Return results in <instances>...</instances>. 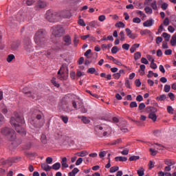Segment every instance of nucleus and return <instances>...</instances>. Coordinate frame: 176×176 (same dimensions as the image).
Wrapping results in <instances>:
<instances>
[{
	"label": "nucleus",
	"mask_w": 176,
	"mask_h": 176,
	"mask_svg": "<svg viewBox=\"0 0 176 176\" xmlns=\"http://www.w3.org/2000/svg\"><path fill=\"white\" fill-rule=\"evenodd\" d=\"M10 122V124L12 127H14L16 131L18 132L20 135H22V137L26 135L27 131L23 127V124L25 123L24 117H23V116H20L17 112H14V116L11 117Z\"/></svg>",
	"instance_id": "f257e3e1"
},
{
	"label": "nucleus",
	"mask_w": 176,
	"mask_h": 176,
	"mask_svg": "<svg viewBox=\"0 0 176 176\" xmlns=\"http://www.w3.org/2000/svg\"><path fill=\"white\" fill-rule=\"evenodd\" d=\"M34 42L39 47H45L49 43V38L46 36V31L41 29L34 35Z\"/></svg>",
	"instance_id": "f03ea898"
},
{
	"label": "nucleus",
	"mask_w": 176,
	"mask_h": 176,
	"mask_svg": "<svg viewBox=\"0 0 176 176\" xmlns=\"http://www.w3.org/2000/svg\"><path fill=\"white\" fill-rule=\"evenodd\" d=\"M32 118H34L30 123L35 129H41L45 124L43 120V113L39 109H34L32 113Z\"/></svg>",
	"instance_id": "7ed1b4c3"
},
{
	"label": "nucleus",
	"mask_w": 176,
	"mask_h": 176,
	"mask_svg": "<svg viewBox=\"0 0 176 176\" xmlns=\"http://www.w3.org/2000/svg\"><path fill=\"white\" fill-rule=\"evenodd\" d=\"M1 133L3 135H5L7 141H16L17 136L16 135V131L13 130V129L5 126L1 128Z\"/></svg>",
	"instance_id": "20e7f679"
},
{
	"label": "nucleus",
	"mask_w": 176,
	"mask_h": 176,
	"mask_svg": "<svg viewBox=\"0 0 176 176\" xmlns=\"http://www.w3.org/2000/svg\"><path fill=\"white\" fill-rule=\"evenodd\" d=\"M45 19L50 23H57L60 21V14L57 12L48 10L45 13Z\"/></svg>",
	"instance_id": "39448f33"
},
{
	"label": "nucleus",
	"mask_w": 176,
	"mask_h": 176,
	"mask_svg": "<svg viewBox=\"0 0 176 176\" xmlns=\"http://www.w3.org/2000/svg\"><path fill=\"white\" fill-rule=\"evenodd\" d=\"M52 35H54L55 38H61V36L65 34V30L61 25H54L52 27Z\"/></svg>",
	"instance_id": "423d86ee"
},
{
	"label": "nucleus",
	"mask_w": 176,
	"mask_h": 176,
	"mask_svg": "<svg viewBox=\"0 0 176 176\" xmlns=\"http://www.w3.org/2000/svg\"><path fill=\"white\" fill-rule=\"evenodd\" d=\"M23 47L28 53H31V52H33L34 49L32 48V43H31V38L27 37L24 39Z\"/></svg>",
	"instance_id": "0eeeda50"
},
{
	"label": "nucleus",
	"mask_w": 176,
	"mask_h": 176,
	"mask_svg": "<svg viewBox=\"0 0 176 176\" xmlns=\"http://www.w3.org/2000/svg\"><path fill=\"white\" fill-rule=\"evenodd\" d=\"M63 41L65 42V43H63L64 46H70V45L72 43V39L69 35L64 36Z\"/></svg>",
	"instance_id": "6e6552de"
},
{
	"label": "nucleus",
	"mask_w": 176,
	"mask_h": 176,
	"mask_svg": "<svg viewBox=\"0 0 176 176\" xmlns=\"http://www.w3.org/2000/svg\"><path fill=\"white\" fill-rule=\"evenodd\" d=\"M64 46H65L64 45V43H57L55 45V46H54L52 50L55 52H63L65 50Z\"/></svg>",
	"instance_id": "1a4fd4ad"
},
{
	"label": "nucleus",
	"mask_w": 176,
	"mask_h": 176,
	"mask_svg": "<svg viewBox=\"0 0 176 176\" xmlns=\"http://www.w3.org/2000/svg\"><path fill=\"white\" fill-rule=\"evenodd\" d=\"M125 31L126 32L127 36H129L130 39H135V38L138 36L137 34H133V32H131V30L129 28H126Z\"/></svg>",
	"instance_id": "9d476101"
},
{
	"label": "nucleus",
	"mask_w": 176,
	"mask_h": 176,
	"mask_svg": "<svg viewBox=\"0 0 176 176\" xmlns=\"http://www.w3.org/2000/svg\"><path fill=\"white\" fill-rule=\"evenodd\" d=\"M17 157H11V158H8V160L7 161H5L3 160H0V164H1V166H3L5 164H6V163H16V160H17Z\"/></svg>",
	"instance_id": "9b49d317"
},
{
	"label": "nucleus",
	"mask_w": 176,
	"mask_h": 176,
	"mask_svg": "<svg viewBox=\"0 0 176 176\" xmlns=\"http://www.w3.org/2000/svg\"><path fill=\"white\" fill-rule=\"evenodd\" d=\"M25 95L26 97H29V98H31L32 100H35L36 96H38V92L35 91H29Z\"/></svg>",
	"instance_id": "f8f14e48"
},
{
	"label": "nucleus",
	"mask_w": 176,
	"mask_h": 176,
	"mask_svg": "<svg viewBox=\"0 0 176 176\" xmlns=\"http://www.w3.org/2000/svg\"><path fill=\"white\" fill-rule=\"evenodd\" d=\"M102 126H96L95 127L96 135L100 138H102V133L100 132L103 130Z\"/></svg>",
	"instance_id": "ddd939ff"
},
{
	"label": "nucleus",
	"mask_w": 176,
	"mask_h": 176,
	"mask_svg": "<svg viewBox=\"0 0 176 176\" xmlns=\"http://www.w3.org/2000/svg\"><path fill=\"white\" fill-rule=\"evenodd\" d=\"M155 24V21L153 19H150L143 23L144 27H152Z\"/></svg>",
	"instance_id": "4468645a"
},
{
	"label": "nucleus",
	"mask_w": 176,
	"mask_h": 176,
	"mask_svg": "<svg viewBox=\"0 0 176 176\" xmlns=\"http://www.w3.org/2000/svg\"><path fill=\"white\" fill-rule=\"evenodd\" d=\"M47 6V4L46 3V2L41 0H39L36 4V8H38V9H45V8H46Z\"/></svg>",
	"instance_id": "2eb2a0df"
},
{
	"label": "nucleus",
	"mask_w": 176,
	"mask_h": 176,
	"mask_svg": "<svg viewBox=\"0 0 176 176\" xmlns=\"http://www.w3.org/2000/svg\"><path fill=\"white\" fill-rule=\"evenodd\" d=\"M145 112L147 113H153V112H157V109L153 107L148 106L145 109Z\"/></svg>",
	"instance_id": "dca6fc26"
},
{
	"label": "nucleus",
	"mask_w": 176,
	"mask_h": 176,
	"mask_svg": "<svg viewBox=\"0 0 176 176\" xmlns=\"http://www.w3.org/2000/svg\"><path fill=\"white\" fill-rule=\"evenodd\" d=\"M21 43L20 41H14L11 45L12 50H17L19 47L20 46Z\"/></svg>",
	"instance_id": "f3484780"
},
{
	"label": "nucleus",
	"mask_w": 176,
	"mask_h": 176,
	"mask_svg": "<svg viewBox=\"0 0 176 176\" xmlns=\"http://www.w3.org/2000/svg\"><path fill=\"white\" fill-rule=\"evenodd\" d=\"M40 140L42 144H43L44 145H46V144H47V136H46L45 133L41 134Z\"/></svg>",
	"instance_id": "a211bd4d"
},
{
	"label": "nucleus",
	"mask_w": 176,
	"mask_h": 176,
	"mask_svg": "<svg viewBox=\"0 0 176 176\" xmlns=\"http://www.w3.org/2000/svg\"><path fill=\"white\" fill-rule=\"evenodd\" d=\"M148 119H151L153 122H156V120H157V116H156V112L150 113L148 114Z\"/></svg>",
	"instance_id": "6ab92c4d"
},
{
	"label": "nucleus",
	"mask_w": 176,
	"mask_h": 176,
	"mask_svg": "<svg viewBox=\"0 0 176 176\" xmlns=\"http://www.w3.org/2000/svg\"><path fill=\"white\" fill-rule=\"evenodd\" d=\"M41 168H43L44 171H50V170H52V166H49L46 163H44V164H41Z\"/></svg>",
	"instance_id": "aec40b11"
},
{
	"label": "nucleus",
	"mask_w": 176,
	"mask_h": 176,
	"mask_svg": "<svg viewBox=\"0 0 176 176\" xmlns=\"http://www.w3.org/2000/svg\"><path fill=\"white\" fill-rule=\"evenodd\" d=\"M62 168H68V164H67V157H63L61 161Z\"/></svg>",
	"instance_id": "412c9836"
},
{
	"label": "nucleus",
	"mask_w": 176,
	"mask_h": 176,
	"mask_svg": "<svg viewBox=\"0 0 176 176\" xmlns=\"http://www.w3.org/2000/svg\"><path fill=\"white\" fill-rule=\"evenodd\" d=\"M61 168V164H60V162H56L54 164L52 165V166H51V168H52V170H60V168Z\"/></svg>",
	"instance_id": "4be33fe9"
},
{
	"label": "nucleus",
	"mask_w": 176,
	"mask_h": 176,
	"mask_svg": "<svg viewBox=\"0 0 176 176\" xmlns=\"http://www.w3.org/2000/svg\"><path fill=\"white\" fill-rule=\"evenodd\" d=\"M76 155H77V156H79L80 157H85V156L89 155V153L86 151H82L80 152L76 153Z\"/></svg>",
	"instance_id": "5701e85b"
},
{
	"label": "nucleus",
	"mask_w": 176,
	"mask_h": 176,
	"mask_svg": "<svg viewBox=\"0 0 176 176\" xmlns=\"http://www.w3.org/2000/svg\"><path fill=\"white\" fill-rule=\"evenodd\" d=\"M116 162H127V157H115Z\"/></svg>",
	"instance_id": "b1692460"
},
{
	"label": "nucleus",
	"mask_w": 176,
	"mask_h": 176,
	"mask_svg": "<svg viewBox=\"0 0 176 176\" xmlns=\"http://www.w3.org/2000/svg\"><path fill=\"white\" fill-rule=\"evenodd\" d=\"M165 164H166V166H169L170 167H171L172 166H174V164H175V162L174 161H171V160H166L164 161Z\"/></svg>",
	"instance_id": "393cba45"
},
{
	"label": "nucleus",
	"mask_w": 176,
	"mask_h": 176,
	"mask_svg": "<svg viewBox=\"0 0 176 176\" xmlns=\"http://www.w3.org/2000/svg\"><path fill=\"white\" fill-rule=\"evenodd\" d=\"M171 46H175L176 45V34H173L170 39Z\"/></svg>",
	"instance_id": "a878e982"
},
{
	"label": "nucleus",
	"mask_w": 176,
	"mask_h": 176,
	"mask_svg": "<svg viewBox=\"0 0 176 176\" xmlns=\"http://www.w3.org/2000/svg\"><path fill=\"white\" fill-rule=\"evenodd\" d=\"M167 98V96H166V94L160 95V96H157L156 98L157 101H164Z\"/></svg>",
	"instance_id": "bb28decb"
},
{
	"label": "nucleus",
	"mask_w": 176,
	"mask_h": 176,
	"mask_svg": "<svg viewBox=\"0 0 176 176\" xmlns=\"http://www.w3.org/2000/svg\"><path fill=\"white\" fill-rule=\"evenodd\" d=\"M162 36L163 38H164V41H170V38H171V35L168 34V33H166V32H164L162 34Z\"/></svg>",
	"instance_id": "cd10ccee"
},
{
	"label": "nucleus",
	"mask_w": 176,
	"mask_h": 176,
	"mask_svg": "<svg viewBox=\"0 0 176 176\" xmlns=\"http://www.w3.org/2000/svg\"><path fill=\"white\" fill-rule=\"evenodd\" d=\"M15 58L16 57L14 54H10L7 57V61L8 63H12V61H13V60H14Z\"/></svg>",
	"instance_id": "c85d7f7f"
},
{
	"label": "nucleus",
	"mask_w": 176,
	"mask_h": 176,
	"mask_svg": "<svg viewBox=\"0 0 176 176\" xmlns=\"http://www.w3.org/2000/svg\"><path fill=\"white\" fill-rule=\"evenodd\" d=\"M115 26L118 28H124V27H126V25L123 22L120 21L116 23Z\"/></svg>",
	"instance_id": "c756f323"
},
{
	"label": "nucleus",
	"mask_w": 176,
	"mask_h": 176,
	"mask_svg": "<svg viewBox=\"0 0 176 176\" xmlns=\"http://www.w3.org/2000/svg\"><path fill=\"white\" fill-rule=\"evenodd\" d=\"M145 170L143 167H140L139 170H137L138 175L139 176H144Z\"/></svg>",
	"instance_id": "7c9ffc66"
},
{
	"label": "nucleus",
	"mask_w": 176,
	"mask_h": 176,
	"mask_svg": "<svg viewBox=\"0 0 176 176\" xmlns=\"http://www.w3.org/2000/svg\"><path fill=\"white\" fill-rule=\"evenodd\" d=\"M136 160H140V156L133 155L129 157V162H135Z\"/></svg>",
	"instance_id": "2f4dec72"
},
{
	"label": "nucleus",
	"mask_w": 176,
	"mask_h": 176,
	"mask_svg": "<svg viewBox=\"0 0 176 176\" xmlns=\"http://www.w3.org/2000/svg\"><path fill=\"white\" fill-rule=\"evenodd\" d=\"M151 74L153 75L155 78H157V76H159V74H157V73H154L153 72L150 70L148 72V74H147V78H152V75H151Z\"/></svg>",
	"instance_id": "473e14b6"
},
{
	"label": "nucleus",
	"mask_w": 176,
	"mask_h": 176,
	"mask_svg": "<svg viewBox=\"0 0 176 176\" xmlns=\"http://www.w3.org/2000/svg\"><path fill=\"white\" fill-rule=\"evenodd\" d=\"M1 111L2 113H3L4 115H6V113H8V107H6V106H5V104H2Z\"/></svg>",
	"instance_id": "72a5a7b5"
},
{
	"label": "nucleus",
	"mask_w": 176,
	"mask_h": 176,
	"mask_svg": "<svg viewBox=\"0 0 176 176\" xmlns=\"http://www.w3.org/2000/svg\"><path fill=\"white\" fill-rule=\"evenodd\" d=\"M142 35H151V30L146 29L140 32Z\"/></svg>",
	"instance_id": "f704fd0d"
},
{
	"label": "nucleus",
	"mask_w": 176,
	"mask_h": 176,
	"mask_svg": "<svg viewBox=\"0 0 176 176\" xmlns=\"http://www.w3.org/2000/svg\"><path fill=\"white\" fill-rule=\"evenodd\" d=\"M82 122L85 124H89V123H90V120H89V118H87V117L85 116H82Z\"/></svg>",
	"instance_id": "c9c22d12"
},
{
	"label": "nucleus",
	"mask_w": 176,
	"mask_h": 176,
	"mask_svg": "<svg viewBox=\"0 0 176 176\" xmlns=\"http://www.w3.org/2000/svg\"><path fill=\"white\" fill-rule=\"evenodd\" d=\"M144 10H145L146 14H152V13H153V10L150 7H146L144 8Z\"/></svg>",
	"instance_id": "e433bc0d"
},
{
	"label": "nucleus",
	"mask_w": 176,
	"mask_h": 176,
	"mask_svg": "<svg viewBox=\"0 0 176 176\" xmlns=\"http://www.w3.org/2000/svg\"><path fill=\"white\" fill-rule=\"evenodd\" d=\"M150 67L153 69H156V68H157V65H156V63H155V59H152L151 60V63Z\"/></svg>",
	"instance_id": "4c0bfd02"
},
{
	"label": "nucleus",
	"mask_w": 176,
	"mask_h": 176,
	"mask_svg": "<svg viewBox=\"0 0 176 176\" xmlns=\"http://www.w3.org/2000/svg\"><path fill=\"white\" fill-rule=\"evenodd\" d=\"M141 58V52H137L134 54V60H140Z\"/></svg>",
	"instance_id": "58836bf2"
},
{
	"label": "nucleus",
	"mask_w": 176,
	"mask_h": 176,
	"mask_svg": "<svg viewBox=\"0 0 176 176\" xmlns=\"http://www.w3.org/2000/svg\"><path fill=\"white\" fill-rule=\"evenodd\" d=\"M51 83H52V85H54V86L55 87H60V84L59 83H57V82H56V78H53L52 80H51Z\"/></svg>",
	"instance_id": "ea45409f"
},
{
	"label": "nucleus",
	"mask_w": 176,
	"mask_h": 176,
	"mask_svg": "<svg viewBox=\"0 0 176 176\" xmlns=\"http://www.w3.org/2000/svg\"><path fill=\"white\" fill-rule=\"evenodd\" d=\"M119 170V166H114L110 168V173H116V171Z\"/></svg>",
	"instance_id": "a19ab883"
},
{
	"label": "nucleus",
	"mask_w": 176,
	"mask_h": 176,
	"mask_svg": "<svg viewBox=\"0 0 176 176\" xmlns=\"http://www.w3.org/2000/svg\"><path fill=\"white\" fill-rule=\"evenodd\" d=\"M120 36V41H121V42H123V41H124L125 38H124V32L121 31L119 34Z\"/></svg>",
	"instance_id": "79ce46f5"
},
{
	"label": "nucleus",
	"mask_w": 176,
	"mask_h": 176,
	"mask_svg": "<svg viewBox=\"0 0 176 176\" xmlns=\"http://www.w3.org/2000/svg\"><path fill=\"white\" fill-rule=\"evenodd\" d=\"M60 119L63 120V123H65V124L68 123V116H60Z\"/></svg>",
	"instance_id": "37998d69"
},
{
	"label": "nucleus",
	"mask_w": 176,
	"mask_h": 176,
	"mask_svg": "<svg viewBox=\"0 0 176 176\" xmlns=\"http://www.w3.org/2000/svg\"><path fill=\"white\" fill-rule=\"evenodd\" d=\"M3 123H5V117L3 115L0 113V127L2 126V124H3Z\"/></svg>",
	"instance_id": "c03bdc74"
},
{
	"label": "nucleus",
	"mask_w": 176,
	"mask_h": 176,
	"mask_svg": "<svg viewBox=\"0 0 176 176\" xmlns=\"http://www.w3.org/2000/svg\"><path fill=\"white\" fill-rule=\"evenodd\" d=\"M89 25L91 26L92 28H96V27H97V21H93L89 23Z\"/></svg>",
	"instance_id": "a18cd8bd"
},
{
	"label": "nucleus",
	"mask_w": 176,
	"mask_h": 176,
	"mask_svg": "<svg viewBox=\"0 0 176 176\" xmlns=\"http://www.w3.org/2000/svg\"><path fill=\"white\" fill-rule=\"evenodd\" d=\"M164 90L165 93H168L171 90V87L168 85H165Z\"/></svg>",
	"instance_id": "49530a36"
},
{
	"label": "nucleus",
	"mask_w": 176,
	"mask_h": 176,
	"mask_svg": "<svg viewBox=\"0 0 176 176\" xmlns=\"http://www.w3.org/2000/svg\"><path fill=\"white\" fill-rule=\"evenodd\" d=\"M133 23H135V24H140V23H141V19L139 17H135L133 19Z\"/></svg>",
	"instance_id": "de8ad7c7"
},
{
	"label": "nucleus",
	"mask_w": 176,
	"mask_h": 176,
	"mask_svg": "<svg viewBox=\"0 0 176 176\" xmlns=\"http://www.w3.org/2000/svg\"><path fill=\"white\" fill-rule=\"evenodd\" d=\"M129 107L130 108H137V107H138V104H137V102L133 101L130 103Z\"/></svg>",
	"instance_id": "09e8293b"
},
{
	"label": "nucleus",
	"mask_w": 176,
	"mask_h": 176,
	"mask_svg": "<svg viewBox=\"0 0 176 176\" xmlns=\"http://www.w3.org/2000/svg\"><path fill=\"white\" fill-rule=\"evenodd\" d=\"M83 162V158L79 157L76 162V166H80Z\"/></svg>",
	"instance_id": "8fccbe9b"
},
{
	"label": "nucleus",
	"mask_w": 176,
	"mask_h": 176,
	"mask_svg": "<svg viewBox=\"0 0 176 176\" xmlns=\"http://www.w3.org/2000/svg\"><path fill=\"white\" fill-rule=\"evenodd\" d=\"M151 8L153 9V10H157V4L156 3V1H154L151 3Z\"/></svg>",
	"instance_id": "3c124183"
},
{
	"label": "nucleus",
	"mask_w": 176,
	"mask_h": 176,
	"mask_svg": "<svg viewBox=\"0 0 176 176\" xmlns=\"http://www.w3.org/2000/svg\"><path fill=\"white\" fill-rule=\"evenodd\" d=\"M118 51L119 50H118V46H114L111 49L112 54H116V53H118Z\"/></svg>",
	"instance_id": "603ef678"
},
{
	"label": "nucleus",
	"mask_w": 176,
	"mask_h": 176,
	"mask_svg": "<svg viewBox=\"0 0 176 176\" xmlns=\"http://www.w3.org/2000/svg\"><path fill=\"white\" fill-rule=\"evenodd\" d=\"M155 167V164L153 163V161L150 160L148 163V170H152Z\"/></svg>",
	"instance_id": "864d4df0"
},
{
	"label": "nucleus",
	"mask_w": 176,
	"mask_h": 176,
	"mask_svg": "<svg viewBox=\"0 0 176 176\" xmlns=\"http://www.w3.org/2000/svg\"><path fill=\"white\" fill-rule=\"evenodd\" d=\"M122 47L124 50H129V49H130V44L124 43L122 45Z\"/></svg>",
	"instance_id": "5fc2aeb1"
},
{
	"label": "nucleus",
	"mask_w": 176,
	"mask_h": 176,
	"mask_svg": "<svg viewBox=\"0 0 176 176\" xmlns=\"http://www.w3.org/2000/svg\"><path fill=\"white\" fill-rule=\"evenodd\" d=\"M36 1V0H27L26 4L28 5V6H31V5H32L33 3H35Z\"/></svg>",
	"instance_id": "6e6d98bb"
},
{
	"label": "nucleus",
	"mask_w": 176,
	"mask_h": 176,
	"mask_svg": "<svg viewBox=\"0 0 176 176\" xmlns=\"http://www.w3.org/2000/svg\"><path fill=\"white\" fill-rule=\"evenodd\" d=\"M155 41H156L157 45H159V44L162 43V42H163V38L158 36L156 38Z\"/></svg>",
	"instance_id": "4d7b16f0"
},
{
	"label": "nucleus",
	"mask_w": 176,
	"mask_h": 176,
	"mask_svg": "<svg viewBox=\"0 0 176 176\" xmlns=\"http://www.w3.org/2000/svg\"><path fill=\"white\" fill-rule=\"evenodd\" d=\"M96 72V68L94 67H90L89 69H88L87 70V74H94Z\"/></svg>",
	"instance_id": "13d9d810"
},
{
	"label": "nucleus",
	"mask_w": 176,
	"mask_h": 176,
	"mask_svg": "<svg viewBox=\"0 0 176 176\" xmlns=\"http://www.w3.org/2000/svg\"><path fill=\"white\" fill-rule=\"evenodd\" d=\"M167 42H168V41H164L162 42V49H168V45Z\"/></svg>",
	"instance_id": "bf43d9fd"
},
{
	"label": "nucleus",
	"mask_w": 176,
	"mask_h": 176,
	"mask_svg": "<svg viewBox=\"0 0 176 176\" xmlns=\"http://www.w3.org/2000/svg\"><path fill=\"white\" fill-rule=\"evenodd\" d=\"M73 43L74 47H76V46H78V44L79 43V39L76 36H75Z\"/></svg>",
	"instance_id": "052dcab7"
},
{
	"label": "nucleus",
	"mask_w": 176,
	"mask_h": 176,
	"mask_svg": "<svg viewBox=\"0 0 176 176\" xmlns=\"http://www.w3.org/2000/svg\"><path fill=\"white\" fill-rule=\"evenodd\" d=\"M78 24L79 25H81V27H86V23H85V21H83V19H79Z\"/></svg>",
	"instance_id": "680f3d73"
},
{
	"label": "nucleus",
	"mask_w": 176,
	"mask_h": 176,
	"mask_svg": "<svg viewBox=\"0 0 176 176\" xmlns=\"http://www.w3.org/2000/svg\"><path fill=\"white\" fill-rule=\"evenodd\" d=\"M145 103H140L138 106L139 111H142L143 109H145Z\"/></svg>",
	"instance_id": "e2e57ef3"
},
{
	"label": "nucleus",
	"mask_w": 176,
	"mask_h": 176,
	"mask_svg": "<svg viewBox=\"0 0 176 176\" xmlns=\"http://www.w3.org/2000/svg\"><path fill=\"white\" fill-rule=\"evenodd\" d=\"M167 111L168 113H174V109H173V107L171 106H168L167 107Z\"/></svg>",
	"instance_id": "0e129e2a"
},
{
	"label": "nucleus",
	"mask_w": 176,
	"mask_h": 176,
	"mask_svg": "<svg viewBox=\"0 0 176 176\" xmlns=\"http://www.w3.org/2000/svg\"><path fill=\"white\" fill-rule=\"evenodd\" d=\"M168 96L170 98V99L171 100V101H174V100H175V96L174 95V94L170 92L168 94Z\"/></svg>",
	"instance_id": "69168bd1"
},
{
	"label": "nucleus",
	"mask_w": 176,
	"mask_h": 176,
	"mask_svg": "<svg viewBox=\"0 0 176 176\" xmlns=\"http://www.w3.org/2000/svg\"><path fill=\"white\" fill-rule=\"evenodd\" d=\"M120 76H122V75H120V73H115L113 74V77L114 78V79H120Z\"/></svg>",
	"instance_id": "338daca9"
},
{
	"label": "nucleus",
	"mask_w": 176,
	"mask_h": 176,
	"mask_svg": "<svg viewBox=\"0 0 176 176\" xmlns=\"http://www.w3.org/2000/svg\"><path fill=\"white\" fill-rule=\"evenodd\" d=\"M135 85L136 87H140L141 86V80H140V79H136L135 80Z\"/></svg>",
	"instance_id": "774afa93"
}]
</instances>
